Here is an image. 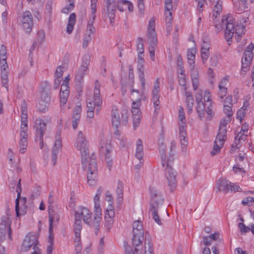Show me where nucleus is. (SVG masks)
I'll return each mask as SVG.
<instances>
[{"instance_id": "1", "label": "nucleus", "mask_w": 254, "mask_h": 254, "mask_svg": "<svg viewBox=\"0 0 254 254\" xmlns=\"http://www.w3.org/2000/svg\"><path fill=\"white\" fill-rule=\"evenodd\" d=\"M166 146L163 142L159 145V150L161 156L162 165L165 168L166 177L167 178L168 186L171 191H173L177 185L176 172L174 171L171 164L173 160L170 158L167 161L166 160Z\"/></svg>"}, {"instance_id": "2", "label": "nucleus", "mask_w": 254, "mask_h": 254, "mask_svg": "<svg viewBox=\"0 0 254 254\" xmlns=\"http://www.w3.org/2000/svg\"><path fill=\"white\" fill-rule=\"evenodd\" d=\"M21 125L20 128V140L19 150L21 153H24L26 149L28 141V115L27 107L25 101L23 100L21 104Z\"/></svg>"}, {"instance_id": "3", "label": "nucleus", "mask_w": 254, "mask_h": 254, "mask_svg": "<svg viewBox=\"0 0 254 254\" xmlns=\"http://www.w3.org/2000/svg\"><path fill=\"white\" fill-rule=\"evenodd\" d=\"M151 201L150 203L149 212L151 213L152 218L159 225L161 224V220L158 214L159 208L163 204L164 199L156 190H151Z\"/></svg>"}, {"instance_id": "4", "label": "nucleus", "mask_w": 254, "mask_h": 254, "mask_svg": "<svg viewBox=\"0 0 254 254\" xmlns=\"http://www.w3.org/2000/svg\"><path fill=\"white\" fill-rule=\"evenodd\" d=\"M179 138L180 140L182 150L186 153L188 141L186 132V121L185 114L183 107H180L179 110Z\"/></svg>"}, {"instance_id": "5", "label": "nucleus", "mask_w": 254, "mask_h": 254, "mask_svg": "<svg viewBox=\"0 0 254 254\" xmlns=\"http://www.w3.org/2000/svg\"><path fill=\"white\" fill-rule=\"evenodd\" d=\"M222 25L225 29V37L226 40L228 42L230 45V42H231V39L235 33V23L234 22L233 17L229 15H225L222 17Z\"/></svg>"}, {"instance_id": "6", "label": "nucleus", "mask_w": 254, "mask_h": 254, "mask_svg": "<svg viewBox=\"0 0 254 254\" xmlns=\"http://www.w3.org/2000/svg\"><path fill=\"white\" fill-rule=\"evenodd\" d=\"M37 239L35 235L28 234L26 236L22 244L21 249L22 251H28L31 247L33 246V252L31 254H41V251L37 246Z\"/></svg>"}, {"instance_id": "7", "label": "nucleus", "mask_w": 254, "mask_h": 254, "mask_svg": "<svg viewBox=\"0 0 254 254\" xmlns=\"http://www.w3.org/2000/svg\"><path fill=\"white\" fill-rule=\"evenodd\" d=\"M97 175V167L96 159L92 157L87 167V182L90 186L96 184Z\"/></svg>"}, {"instance_id": "8", "label": "nucleus", "mask_w": 254, "mask_h": 254, "mask_svg": "<svg viewBox=\"0 0 254 254\" xmlns=\"http://www.w3.org/2000/svg\"><path fill=\"white\" fill-rule=\"evenodd\" d=\"M10 215L6 213V216H3L1 218L2 223L0 224V244L2 242L5 238V232H6L8 235V238L10 240H12L11 229L10 227L11 221H9Z\"/></svg>"}, {"instance_id": "9", "label": "nucleus", "mask_w": 254, "mask_h": 254, "mask_svg": "<svg viewBox=\"0 0 254 254\" xmlns=\"http://www.w3.org/2000/svg\"><path fill=\"white\" fill-rule=\"evenodd\" d=\"M216 186L218 191H222L225 193H227L229 190L237 192L239 191L240 189L239 186L232 183L224 178H220L217 181Z\"/></svg>"}, {"instance_id": "10", "label": "nucleus", "mask_w": 254, "mask_h": 254, "mask_svg": "<svg viewBox=\"0 0 254 254\" xmlns=\"http://www.w3.org/2000/svg\"><path fill=\"white\" fill-rule=\"evenodd\" d=\"M19 20L26 33L31 32L33 26V18L32 13L29 11H26L22 13Z\"/></svg>"}, {"instance_id": "11", "label": "nucleus", "mask_w": 254, "mask_h": 254, "mask_svg": "<svg viewBox=\"0 0 254 254\" xmlns=\"http://www.w3.org/2000/svg\"><path fill=\"white\" fill-rule=\"evenodd\" d=\"M105 8L103 11L107 14L110 22L113 25L115 22V12L116 11V2L115 0H105Z\"/></svg>"}, {"instance_id": "12", "label": "nucleus", "mask_w": 254, "mask_h": 254, "mask_svg": "<svg viewBox=\"0 0 254 254\" xmlns=\"http://www.w3.org/2000/svg\"><path fill=\"white\" fill-rule=\"evenodd\" d=\"M75 234L74 243H75V250L76 254H80L82 247L80 243V232L82 229V223L80 220H76L73 226Z\"/></svg>"}, {"instance_id": "13", "label": "nucleus", "mask_w": 254, "mask_h": 254, "mask_svg": "<svg viewBox=\"0 0 254 254\" xmlns=\"http://www.w3.org/2000/svg\"><path fill=\"white\" fill-rule=\"evenodd\" d=\"M155 26V20L153 18L149 21L147 31L148 43L149 46H157V38Z\"/></svg>"}, {"instance_id": "14", "label": "nucleus", "mask_w": 254, "mask_h": 254, "mask_svg": "<svg viewBox=\"0 0 254 254\" xmlns=\"http://www.w3.org/2000/svg\"><path fill=\"white\" fill-rule=\"evenodd\" d=\"M90 64V57L86 55L83 57L82 64L75 74V79L80 82L83 79L84 75L88 69Z\"/></svg>"}, {"instance_id": "15", "label": "nucleus", "mask_w": 254, "mask_h": 254, "mask_svg": "<svg viewBox=\"0 0 254 254\" xmlns=\"http://www.w3.org/2000/svg\"><path fill=\"white\" fill-rule=\"evenodd\" d=\"M61 134V130H59L57 131L55 135V142L52 150V160L54 165H55L57 163V154H58L62 145Z\"/></svg>"}, {"instance_id": "16", "label": "nucleus", "mask_w": 254, "mask_h": 254, "mask_svg": "<svg viewBox=\"0 0 254 254\" xmlns=\"http://www.w3.org/2000/svg\"><path fill=\"white\" fill-rule=\"evenodd\" d=\"M35 127L36 128V141L38 140L39 136H43L47 128V125L41 119H37L35 121Z\"/></svg>"}, {"instance_id": "17", "label": "nucleus", "mask_w": 254, "mask_h": 254, "mask_svg": "<svg viewBox=\"0 0 254 254\" xmlns=\"http://www.w3.org/2000/svg\"><path fill=\"white\" fill-rule=\"evenodd\" d=\"M92 213L86 207H83L81 208V212L79 213H76L75 214V221L76 220H80V216H81L83 221L85 223H88L90 220L91 219Z\"/></svg>"}, {"instance_id": "18", "label": "nucleus", "mask_w": 254, "mask_h": 254, "mask_svg": "<svg viewBox=\"0 0 254 254\" xmlns=\"http://www.w3.org/2000/svg\"><path fill=\"white\" fill-rule=\"evenodd\" d=\"M1 67V82L3 86L6 88H8V71L7 69L8 68V65L7 62H2V64H0Z\"/></svg>"}, {"instance_id": "19", "label": "nucleus", "mask_w": 254, "mask_h": 254, "mask_svg": "<svg viewBox=\"0 0 254 254\" xmlns=\"http://www.w3.org/2000/svg\"><path fill=\"white\" fill-rule=\"evenodd\" d=\"M111 146L109 143V144H106L105 146H102L100 149L101 153H104L105 155V160L110 170H111L113 164L112 160L111 158Z\"/></svg>"}, {"instance_id": "20", "label": "nucleus", "mask_w": 254, "mask_h": 254, "mask_svg": "<svg viewBox=\"0 0 254 254\" xmlns=\"http://www.w3.org/2000/svg\"><path fill=\"white\" fill-rule=\"evenodd\" d=\"M144 63V61H142V60H140V62H138L137 64V70L138 74V77L139 81L141 84V87L142 91L145 89V79L144 73V68H143V64Z\"/></svg>"}, {"instance_id": "21", "label": "nucleus", "mask_w": 254, "mask_h": 254, "mask_svg": "<svg viewBox=\"0 0 254 254\" xmlns=\"http://www.w3.org/2000/svg\"><path fill=\"white\" fill-rule=\"evenodd\" d=\"M79 150L81 152L82 168L84 170L86 168L87 164H89L90 162V159L92 157L95 158L94 155L93 154L89 158V153L88 146L85 147V148L79 149Z\"/></svg>"}, {"instance_id": "22", "label": "nucleus", "mask_w": 254, "mask_h": 254, "mask_svg": "<svg viewBox=\"0 0 254 254\" xmlns=\"http://www.w3.org/2000/svg\"><path fill=\"white\" fill-rule=\"evenodd\" d=\"M133 119V127L134 130L139 126L141 118V113L139 108H134L131 109Z\"/></svg>"}, {"instance_id": "23", "label": "nucleus", "mask_w": 254, "mask_h": 254, "mask_svg": "<svg viewBox=\"0 0 254 254\" xmlns=\"http://www.w3.org/2000/svg\"><path fill=\"white\" fill-rule=\"evenodd\" d=\"M94 100L97 103V108H96V113L99 114L100 110V106L102 104V100L100 98V84L98 80H96L95 82V88L94 90Z\"/></svg>"}, {"instance_id": "24", "label": "nucleus", "mask_w": 254, "mask_h": 254, "mask_svg": "<svg viewBox=\"0 0 254 254\" xmlns=\"http://www.w3.org/2000/svg\"><path fill=\"white\" fill-rule=\"evenodd\" d=\"M109 216L107 215L105 216L104 217V223L103 228L107 232H109L112 228L114 224V217L112 211H110L109 213Z\"/></svg>"}, {"instance_id": "25", "label": "nucleus", "mask_w": 254, "mask_h": 254, "mask_svg": "<svg viewBox=\"0 0 254 254\" xmlns=\"http://www.w3.org/2000/svg\"><path fill=\"white\" fill-rule=\"evenodd\" d=\"M75 146L78 149L88 146L87 141L81 131H79L78 133Z\"/></svg>"}, {"instance_id": "26", "label": "nucleus", "mask_w": 254, "mask_h": 254, "mask_svg": "<svg viewBox=\"0 0 254 254\" xmlns=\"http://www.w3.org/2000/svg\"><path fill=\"white\" fill-rule=\"evenodd\" d=\"M112 125L116 127H118L122 123L118 109L116 107L113 108L112 111Z\"/></svg>"}, {"instance_id": "27", "label": "nucleus", "mask_w": 254, "mask_h": 254, "mask_svg": "<svg viewBox=\"0 0 254 254\" xmlns=\"http://www.w3.org/2000/svg\"><path fill=\"white\" fill-rule=\"evenodd\" d=\"M60 217L58 214L56 213L53 210L49 209V229H53L54 225L58 223Z\"/></svg>"}, {"instance_id": "28", "label": "nucleus", "mask_w": 254, "mask_h": 254, "mask_svg": "<svg viewBox=\"0 0 254 254\" xmlns=\"http://www.w3.org/2000/svg\"><path fill=\"white\" fill-rule=\"evenodd\" d=\"M20 182H21V179H19L18 183L16 184L17 187H16V192H17V197L15 200V212H16V216L18 217L19 216V215H20V213L19 211V198L20 197V195H21V193L22 191V189L21 187Z\"/></svg>"}, {"instance_id": "29", "label": "nucleus", "mask_w": 254, "mask_h": 254, "mask_svg": "<svg viewBox=\"0 0 254 254\" xmlns=\"http://www.w3.org/2000/svg\"><path fill=\"white\" fill-rule=\"evenodd\" d=\"M165 21L166 24V30L168 32H170L172 28V21L173 17L171 10H166L165 11Z\"/></svg>"}, {"instance_id": "30", "label": "nucleus", "mask_w": 254, "mask_h": 254, "mask_svg": "<svg viewBox=\"0 0 254 254\" xmlns=\"http://www.w3.org/2000/svg\"><path fill=\"white\" fill-rule=\"evenodd\" d=\"M227 138V129L219 128L218 130V132L215 140H216V142H220V145H222V144H224V142L226 141Z\"/></svg>"}, {"instance_id": "31", "label": "nucleus", "mask_w": 254, "mask_h": 254, "mask_svg": "<svg viewBox=\"0 0 254 254\" xmlns=\"http://www.w3.org/2000/svg\"><path fill=\"white\" fill-rule=\"evenodd\" d=\"M101 220V217L94 216L93 220L91 219L90 220V222H89L88 223H87V225L90 227H93L95 229L96 234H98L100 230Z\"/></svg>"}, {"instance_id": "32", "label": "nucleus", "mask_w": 254, "mask_h": 254, "mask_svg": "<svg viewBox=\"0 0 254 254\" xmlns=\"http://www.w3.org/2000/svg\"><path fill=\"white\" fill-rule=\"evenodd\" d=\"M143 156V147L142 145V141L140 139H138L136 142V148L135 156L140 160Z\"/></svg>"}, {"instance_id": "33", "label": "nucleus", "mask_w": 254, "mask_h": 254, "mask_svg": "<svg viewBox=\"0 0 254 254\" xmlns=\"http://www.w3.org/2000/svg\"><path fill=\"white\" fill-rule=\"evenodd\" d=\"M133 234H144L143 225L139 220L135 221L132 224Z\"/></svg>"}, {"instance_id": "34", "label": "nucleus", "mask_w": 254, "mask_h": 254, "mask_svg": "<svg viewBox=\"0 0 254 254\" xmlns=\"http://www.w3.org/2000/svg\"><path fill=\"white\" fill-rule=\"evenodd\" d=\"M143 235L144 234H133L132 242L134 247H137L142 244L144 240Z\"/></svg>"}, {"instance_id": "35", "label": "nucleus", "mask_w": 254, "mask_h": 254, "mask_svg": "<svg viewBox=\"0 0 254 254\" xmlns=\"http://www.w3.org/2000/svg\"><path fill=\"white\" fill-rule=\"evenodd\" d=\"M238 227L242 234L246 233L249 231H251L252 233L254 235V224H252L250 228L248 226H246L243 223H239L238 224Z\"/></svg>"}, {"instance_id": "36", "label": "nucleus", "mask_w": 254, "mask_h": 254, "mask_svg": "<svg viewBox=\"0 0 254 254\" xmlns=\"http://www.w3.org/2000/svg\"><path fill=\"white\" fill-rule=\"evenodd\" d=\"M145 254L154 253L153 244L149 238H145L144 242Z\"/></svg>"}, {"instance_id": "37", "label": "nucleus", "mask_w": 254, "mask_h": 254, "mask_svg": "<svg viewBox=\"0 0 254 254\" xmlns=\"http://www.w3.org/2000/svg\"><path fill=\"white\" fill-rule=\"evenodd\" d=\"M196 110L198 117L202 119L205 115V104L203 102L197 104Z\"/></svg>"}, {"instance_id": "38", "label": "nucleus", "mask_w": 254, "mask_h": 254, "mask_svg": "<svg viewBox=\"0 0 254 254\" xmlns=\"http://www.w3.org/2000/svg\"><path fill=\"white\" fill-rule=\"evenodd\" d=\"M123 189L124 187L123 184L120 181H119L116 192L118 195V199L119 202H121L123 199Z\"/></svg>"}, {"instance_id": "39", "label": "nucleus", "mask_w": 254, "mask_h": 254, "mask_svg": "<svg viewBox=\"0 0 254 254\" xmlns=\"http://www.w3.org/2000/svg\"><path fill=\"white\" fill-rule=\"evenodd\" d=\"M6 49L3 45H0V64H2V62H6Z\"/></svg>"}, {"instance_id": "40", "label": "nucleus", "mask_w": 254, "mask_h": 254, "mask_svg": "<svg viewBox=\"0 0 254 254\" xmlns=\"http://www.w3.org/2000/svg\"><path fill=\"white\" fill-rule=\"evenodd\" d=\"M121 115H122V124L123 125H126L127 123L128 115H129L128 111L126 107L122 109V112H121Z\"/></svg>"}, {"instance_id": "41", "label": "nucleus", "mask_w": 254, "mask_h": 254, "mask_svg": "<svg viewBox=\"0 0 254 254\" xmlns=\"http://www.w3.org/2000/svg\"><path fill=\"white\" fill-rule=\"evenodd\" d=\"M69 95V91H62L60 93V102L61 106L64 105L67 102Z\"/></svg>"}, {"instance_id": "42", "label": "nucleus", "mask_w": 254, "mask_h": 254, "mask_svg": "<svg viewBox=\"0 0 254 254\" xmlns=\"http://www.w3.org/2000/svg\"><path fill=\"white\" fill-rule=\"evenodd\" d=\"M49 103H46L42 100H39L38 105H37V109L39 112H44L47 109Z\"/></svg>"}, {"instance_id": "43", "label": "nucleus", "mask_w": 254, "mask_h": 254, "mask_svg": "<svg viewBox=\"0 0 254 254\" xmlns=\"http://www.w3.org/2000/svg\"><path fill=\"white\" fill-rule=\"evenodd\" d=\"M223 145L224 144H222V145H220L219 141L216 142V140H215L214 141L213 148L210 152L211 155L214 156L220 152V149L223 147Z\"/></svg>"}, {"instance_id": "44", "label": "nucleus", "mask_w": 254, "mask_h": 254, "mask_svg": "<svg viewBox=\"0 0 254 254\" xmlns=\"http://www.w3.org/2000/svg\"><path fill=\"white\" fill-rule=\"evenodd\" d=\"M137 51L138 54H143L144 53L143 41L141 38H138L137 40Z\"/></svg>"}, {"instance_id": "45", "label": "nucleus", "mask_w": 254, "mask_h": 254, "mask_svg": "<svg viewBox=\"0 0 254 254\" xmlns=\"http://www.w3.org/2000/svg\"><path fill=\"white\" fill-rule=\"evenodd\" d=\"M251 63L244 62V58L242 59V68H241V73L243 75H245V73L249 70V65Z\"/></svg>"}, {"instance_id": "46", "label": "nucleus", "mask_w": 254, "mask_h": 254, "mask_svg": "<svg viewBox=\"0 0 254 254\" xmlns=\"http://www.w3.org/2000/svg\"><path fill=\"white\" fill-rule=\"evenodd\" d=\"M152 100L154 106L155 112L160 109L159 95L152 96Z\"/></svg>"}, {"instance_id": "47", "label": "nucleus", "mask_w": 254, "mask_h": 254, "mask_svg": "<svg viewBox=\"0 0 254 254\" xmlns=\"http://www.w3.org/2000/svg\"><path fill=\"white\" fill-rule=\"evenodd\" d=\"M245 29V26L243 25H237L235 26V33L237 34V36H241L244 33Z\"/></svg>"}, {"instance_id": "48", "label": "nucleus", "mask_w": 254, "mask_h": 254, "mask_svg": "<svg viewBox=\"0 0 254 254\" xmlns=\"http://www.w3.org/2000/svg\"><path fill=\"white\" fill-rule=\"evenodd\" d=\"M94 216L101 217L102 210L100 208V204L96 203L94 204Z\"/></svg>"}, {"instance_id": "49", "label": "nucleus", "mask_w": 254, "mask_h": 254, "mask_svg": "<svg viewBox=\"0 0 254 254\" xmlns=\"http://www.w3.org/2000/svg\"><path fill=\"white\" fill-rule=\"evenodd\" d=\"M232 106L229 105H224L223 110L225 114H226L228 118H230L232 116L233 112L232 111Z\"/></svg>"}, {"instance_id": "50", "label": "nucleus", "mask_w": 254, "mask_h": 254, "mask_svg": "<svg viewBox=\"0 0 254 254\" xmlns=\"http://www.w3.org/2000/svg\"><path fill=\"white\" fill-rule=\"evenodd\" d=\"M70 3L66 7H64L62 9V12L64 13H68L71 11L74 7V1L73 0H68Z\"/></svg>"}, {"instance_id": "51", "label": "nucleus", "mask_w": 254, "mask_h": 254, "mask_svg": "<svg viewBox=\"0 0 254 254\" xmlns=\"http://www.w3.org/2000/svg\"><path fill=\"white\" fill-rule=\"evenodd\" d=\"M243 58H244V62L251 63L253 59V53L250 52H244Z\"/></svg>"}, {"instance_id": "52", "label": "nucleus", "mask_w": 254, "mask_h": 254, "mask_svg": "<svg viewBox=\"0 0 254 254\" xmlns=\"http://www.w3.org/2000/svg\"><path fill=\"white\" fill-rule=\"evenodd\" d=\"M205 112H206L208 115V116L206 118L207 120H210L212 119L213 116L214 115V113L212 110L211 102L210 103V105L207 107V110L205 111Z\"/></svg>"}, {"instance_id": "53", "label": "nucleus", "mask_w": 254, "mask_h": 254, "mask_svg": "<svg viewBox=\"0 0 254 254\" xmlns=\"http://www.w3.org/2000/svg\"><path fill=\"white\" fill-rule=\"evenodd\" d=\"M91 36L85 34L82 44L83 48L85 49L88 46L89 42L91 40Z\"/></svg>"}, {"instance_id": "54", "label": "nucleus", "mask_w": 254, "mask_h": 254, "mask_svg": "<svg viewBox=\"0 0 254 254\" xmlns=\"http://www.w3.org/2000/svg\"><path fill=\"white\" fill-rule=\"evenodd\" d=\"M157 46H149L148 48V50L149 52L150 57L153 61L155 60V48Z\"/></svg>"}, {"instance_id": "55", "label": "nucleus", "mask_w": 254, "mask_h": 254, "mask_svg": "<svg viewBox=\"0 0 254 254\" xmlns=\"http://www.w3.org/2000/svg\"><path fill=\"white\" fill-rule=\"evenodd\" d=\"M40 100H42L46 101V103H49L50 101V96L45 91H42L41 92V97Z\"/></svg>"}, {"instance_id": "56", "label": "nucleus", "mask_w": 254, "mask_h": 254, "mask_svg": "<svg viewBox=\"0 0 254 254\" xmlns=\"http://www.w3.org/2000/svg\"><path fill=\"white\" fill-rule=\"evenodd\" d=\"M137 6L139 12L142 14L145 9L144 0H137Z\"/></svg>"}, {"instance_id": "57", "label": "nucleus", "mask_w": 254, "mask_h": 254, "mask_svg": "<svg viewBox=\"0 0 254 254\" xmlns=\"http://www.w3.org/2000/svg\"><path fill=\"white\" fill-rule=\"evenodd\" d=\"M201 56L202 60V63L205 64L209 57V51L201 50Z\"/></svg>"}, {"instance_id": "58", "label": "nucleus", "mask_w": 254, "mask_h": 254, "mask_svg": "<svg viewBox=\"0 0 254 254\" xmlns=\"http://www.w3.org/2000/svg\"><path fill=\"white\" fill-rule=\"evenodd\" d=\"M49 239L48 241L50 243L49 246H52L53 247V243H54V234L53 232V229H49Z\"/></svg>"}, {"instance_id": "59", "label": "nucleus", "mask_w": 254, "mask_h": 254, "mask_svg": "<svg viewBox=\"0 0 254 254\" xmlns=\"http://www.w3.org/2000/svg\"><path fill=\"white\" fill-rule=\"evenodd\" d=\"M244 133H242L241 132H239L237 135L235 137V143L236 144V145L237 146V147H238V145H239V142L241 140H242V139H245L244 138Z\"/></svg>"}, {"instance_id": "60", "label": "nucleus", "mask_w": 254, "mask_h": 254, "mask_svg": "<svg viewBox=\"0 0 254 254\" xmlns=\"http://www.w3.org/2000/svg\"><path fill=\"white\" fill-rule=\"evenodd\" d=\"M218 95L221 99H223L224 97L226 95L227 92V88L219 87Z\"/></svg>"}, {"instance_id": "61", "label": "nucleus", "mask_w": 254, "mask_h": 254, "mask_svg": "<svg viewBox=\"0 0 254 254\" xmlns=\"http://www.w3.org/2000/svg\"><path fill=\"white\" fill-rule=\"evenodd\" d=\"M231 118H228L227 120L223 119L221 121L219 128H226L227 125L231 122Z\"/></svg>"}, {"instance_id": "62", "label": "nucleus", "mask_w": 254, "mask_h": 254, "mask_svg": "<svg viewBox=\"0 0 254 254\" xmlns=\"http://www.w3.org/2000/svg\"><path fill=\"white\" fill-rule=\"evenodd\" d=\"M89 100H87L86 101L87 102V107L91 108L92 107L93 109H95V110L96 111V108H97V103L94 100L93 101H89Z\"/></svg>"}, {"instance_id": "63", "label": "nucleus", "mask_w": 254, "mask_h": 254, "mask_svg": "<svg viewBox=\"0 0 254 254\" xmlns=\"http://www.w3.org/2000/svg\"><path fill=\"white\" fill-rule=\"evenodd\" d=\"M95 32V29L93 25H87V29L86 31V35H89L91 36V34L94 33Z\"/></svg>"}, {"instance_id": "64", "label": "nucleus", "mask_w": 254, "mask_h": 254, "mask_svg": "<svg viewBox=\"0 0 254 254\" xmlns=\"http://www.w3.org/2000/svg\"><path fill=\"white\" fill-rule=\"evenodd\" d=\"M125 254H134L132 249L127 244L125 245Z\"/></svg>"}]
</instances>
